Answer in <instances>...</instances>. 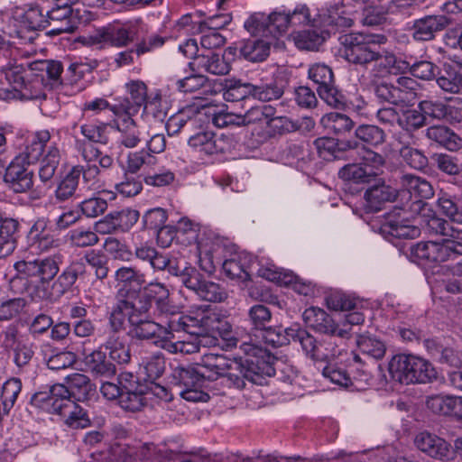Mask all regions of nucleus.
Returning <instances> with one entry per match:
<instances>
[{"instance_id": "nucleus-16", "label": "nucleus", "mask_w": 462, "mask_h": 462, "mask_svg": "<svg viewBox=\"0 0 462 462\" xmlns=\"http://www.w3.org/2000/svg\"><path fill=\"white\" fill-rule=\"evenodd\" d=\"M233 56L234 51L231 48L225 51L224 54H219L212 51L208 53L200 54L195 59L194 61L189 62L192 69H197L200 71L208 72L215 75H226L231 69V64L226 56Z\"/></svg>"}, {"instance_id": "nucleus-45", "label": "nucleus", "mask_w": 462, "mask_h": 462, "mask_svg": "<svg viewBox=\"0 0 462 462\" xmlns=\"http://www.w3.org/2000/svg\"><path fill=\"white\" fill-rule=\"evenodd\" d=\"M439 87L450 93L462 92V71L450 66L446 67L443 73L437 78Z\"/></svg>"}, {"instance_id": "nucleus-13", "label": "nucleus", "mask_w": 462, "mask_h": 462, "mask_svg": "<svg viewBox=\"0 0 462 462\" xmlns=\"http://www.w3.org/2000/svg\"><path fill=\"white\" fill-rule=\"evenodd\" d=\"M29 247L37 254L47 253L60 245L45 218L37 219L27 235Z\"/></svg>"}, {"instance_id": "nucleus-26", "label": "nucleus", "mask_w": 462, "mask_h": 462, "mask_svg": "<svg viewBox=\"0 0 462 462\" xmlns=\"http://www.w3.org/2000/svg\"><path fill=\"white\" fill-rule=\"evenodd\" d=\"M448 19L443 15H430L419 19L413 25V37L418 41H430L435 33L443 30Z\"/></svg>"}, {"instance_id": "nucleus-52", "label": "nucleus", "mask_w": 462, "mask_h": 462, "mask_svg": "<svg viewBox=\"0 0 462 462\" xmlns=\"http://www.w3.org/2000/svg\"><path fill=\"white\" fill-rule=\"evenodd\" d=\"M338 174L341 179L356 183L369 182L373 178L371 171H368L361 162L344 166Z\"/></svg>"}, {"instance_id": "nucleus-48", "label": "nucleus", "mask_w": 462, "mask_h": 462, "mask_svg": "<svg viewBox=\"0 0 462 462\" xmlns=\"http://www.w3.org/2000/svg\"><path fill=\"white\" fill-rule=\"evenodd\" d=\"M21 23V30L24 29L29 32L44 29L50 25L49 20L45 18L42 9L37 6L26 10Z\"/></svg>"}, {"instance_id": "nucleus-43", "label": "nucleus", "mask_w": 462, "mask_h": 462, "mask_svg": "<svg viewBox=\"0 0 462 462\" xmlns=\"http://www.w3.org/2000/svg\"><path fill=\"white\" fill-rule=\"evenodd\" d=\"M254 85L242 83L240 80L226 79L223 88V98L227 102H236L252 96Z\"/></svg>"}, {"instance_id": "nucleus-33", "label": "nucleus", "mask_w": 462, "mask_h": 462, "mask_svg": "<svg viewBox=\"0 0 462 462\" xmlns=\"http://www.w3.org/2000/svg\"><path fill=\"white\" fill-rule=\"evenodd\" d=\"M99 196L85 199L79 204L81 213L87 217H96L105 212L107 200L116 199V193L111 190L97 192Z\"/></svg>"}, {"instance_id": "nucleus-29", "label": "nucleus", "mask_w": 462, "mask_h": 462, "mask_svg": "<svg viewBox=\"0 0 462 462\" xmlns=\"http://www.w3.org/2000/svg\"><path fill=\"white\" fill-rule=\"evenodd\" d=\"M248 255L245 253H233L230 258L222 260V268L226 276L247 282L250 274L247 272Z\"/></svg>"}, {"instance_id": "nucleus-5", "label": "nucleus", "mask_w": 462, "mask_h": 462, "mask_svg": "<svg viewBox=\"0 0 462 462\" xmlns=\"http://www.w3.org/2000/svg\"><path fill=\"white\" fill-rule=\"evenodd\" d=\"M385 42L386 37L382 34H346L341 37L342 55L349 62L368 64L378 55V46Z\"/></svg>"}, {"instance_id": "nucleus-20", "label": "nucleus", "mask_w": 462, "mask_h": 462, "mask_svg": "<svg viewBox=\"0 0 462 462\" xmlns=\"http://www.w3.org/2000/svg\"><path fill=\"white\" fill-rule=\"evenodd\" d=\"M30 71L31 74L24 77L21 87H18L15 92H13V96L10 98L22 100L45 98V89L51 88L52 84L46 81L42 76H40L37 72Z\"/></svg>"}, {"instance_id": "nucleus-14", "label": "nucleus", "mask_w": 462, "mask_h": 462, "mask_svg": "<svg viewBox=\"0 0 462 462\" xmlns=\"http://www.w3.org/2000/svg\"><path fill=\"white\" fill-rule=\"evenodd\" d=\"M302 317L306 325L317 332L328 335H337L342 338L348 336V329L338 328V325L335 322L334 319L329 317V315L322 309L310 307L305 310Z\"/></svg>"}, {"instance_id": "nucleus-8", "label": "nucleus", "mask_w": 462, "mask_h": 462, "mask_svg": "<svg viewBox=\"0 0 462 462\" xmlns=\"http://www.w3.org/2000/svg\"><path fill=\"white\" fill-rule=\"evenodd\" d=\"M413 443L420 452L437 460L448 461L457 454L455 446L452 447L445 439L428 430L418 432Z\"/></svg>"}, {"instance_id": "nucleus-32", "label": "nucleus", "mask_w": 462, "mask_h": 462, "mask_svg": "<svg viewBox=\"0 0 462 462\" xmlns=\"http://www.w3.org/2000/svg\"><path fill=\"white\" fill-rule=\"evenodd\" d=\"M270 46L268 39L247 40L242 42L240 53L249 61H263L269 55Z\"/></svg>"}, {"instance_id": "nucleus-3", "label": "nucleus", "mask_w": 462, "mask_h": 462, "mask_svg": "<svg viewBox=\"0 0 462 462\" xmlns=\"http://www.w3.org/2000/svg\"><path fill=\"white\" fill-rule=\"evenodd\" d=\"M60 263V256L57 254L32 261H18L14 265L17 275L11 279L10 286L12 290L19 292L22 289L18 285L21 283L24 286L27 283L25 279L37 278L38 284L34 286L32 292H35L38 289H43L49 286L50 282L59 273ZM31 289L29 287L27 290L31 291Z\"/></svg>"}, {"instance_id": "nucleus-57", "label": "nucleus", "mask_w": 462, "mask_h": 462, "mask_svg": "<svg viewBox=\"0 0 462 462\" xmlns=\"http://www.w3.org/2000/svg\"><path fill=\"white\" fill-rule=\"evenodd\" d=\"M61 416L65 419L66 424L71 428H86L89 425L90 420L82 407L73 402V407H69Z\"/></svg>"}, {"instance_id": "nucleus-25", "label": "nucleus", "mask_w": 462, "mask_h": 462, "mask_svg": "<svg viewBox=\"0 0 462 462\" xmlns=\"http://www.w3.org/2000/svg\"><path fill=\"white\" fill-rule=\"evenodd\" d=\"M242 346L244 347V350L246 354V356L244 359H247L250 356H257L259 361L263 360V361L266 362L273 369V373L272 374H263L260 379V383H256L257 384L262 383L264 376L274 375L276 369L281 370V372L282 374V375L281 376V379L285 383H293L295 382V380L297 379L298 372L293 367L288 366L285 368L287 371H284L283 369H281L279 367L278 363H275L274 365L271 364V362L269 361L270 356L267 355L266 351H264L263 349L257 347L256 346H254L251 343H248L246 341H243Z\"/></svg>"}, {"instance_id": "nucleus-27", "label": "nucleus", "mask_w": 462, "mask_h": 462, "mask_svg": "<svg viewBox=\"0 0 462 462\" xmlns=\"http://www.w3.org/2000/svg\"><path fill=\"white\" fill-rule=\"evenodd\" d=\"M377 54L372 62L374 63V69L377 75H385L391 72H404L410 68L408 61L398 60L392 52L377 49Z\"/></svg>"}, {"instance_id": "nucleus-41", "label": "nucleus", "mask_w": 462, "mask_h": 462, "mask_svg": "<svg viewBox=\"0 0 462 462\" xmlns=\"http://www.w3.org/2000/svg\"><path fill=\"white\" fill-rule=\"evenodd\" d=\"M323 344V354L326 355L325 359H319L318 361H323L332 363V361L338 359L340 364L342 362H345L347 364V365L351 368L354 366L360 365V358L356 355L353 353H348L345 349L339 348L337 346L332 344L331 342L328 343H322Z\"/></svg>"}, {"instance_id": "nucleus-63", "label": "nucleus", "mask_w": 462, "mask_h": 462, "mask_svg": "<svg viewBox=\"0 0 462 462\" xmlns=\"http://www.w3.org/2000/svg\"><path fill=\"white\" fill-rule=\"evenodd\" d=\"M118 232H126L138 221L139 212L131 208H124L110 212Z\"/></svg>"}, {"instance_id": "nucleus-1", "label": "nucleus", "mask_w": 462, "mask_h": 462, "mask_svg": "<svg viewBox=\"0 0 462 462\" xmlns=\"http://www.w3.org/2000/svg\"><path fill=\"white\" fill-rule=\"evenodd\" d=\"M273 373V367L263 360L259 361L255 356H250L247 359L232 360L223 355L207 353L194 365L174 367L171 378L178 391L190 386L196 381L217 380L219 377L226 378L230 386L243 389L246 380L260 383L263 374Z\"/></svg>"}, {"instance_id": "nucleus-55", "label": "nucleus", "mask_w": 462, "mask_h": 462, "mask_svg": "<svg viewBox=\"0 0 462 462\" xmlns=\"http://www.w3.org/2000/svg\"><path fill=\"white\" fill-rule=\"evenodd\" d=\"M26 307L23 298H14L0 303V321H9L20 316Z\"/></svg>"}, {"instance_id": "nucleus-4", "label": "nucleus", "mask_w": 462, "mask_h": 462, "mask_svg": "<svg viewBox=\"0 0 462 462\" xmlns=\"http://www.w3.org/2000/svg\"><path fill=\"white\" fill-rule=\"evenodd\" d=\"M388 370L393 379L404 383H425L437 377V371L428 360L413 355L393 356Z\"/></svg>"}, {"instance_id": "nucleus-58", "label": "nucleus", "mask_w": 462, "mask_h": 462, "mask_svg": "<svg viewBox=\"0 0 462 462\" xmlns=\"http://www.w3.org/2000/svg\"><path fill=\"white\" fill-rule=\"evenodd\" d=\"M210 381L208 379L196 381L190 386L180 389L179 394L189 402H207L209 398L208 393L206 392L208 389L207 383Z\"/></svg>"}, {"instance_id": "nucleus-23", "label": "nucleus", "mask_w": 462, "mask_h": 462, "mask_svg": "<svg viewBox=\"0 0 462 462\" xmlns=\"http://www.w3.org/2000/svg\"><path fill=\"white\" fill-rule=\"evenodd\" d=\"M51 135L48 130H40L28 134L24 150L18 154L27 162L35 163L42 155L44 148L51 143Z\"/></svg>"}, {"instance_id": "nucleus-62", "label": "nucleus", "mask_w": 462, "mask_h": 462, "mask_svg": "<svg viewBox=\"0 0 462 462\" xmlns=\"http://www.w3.org/2000/svg\"><path fill=\"white\" fill-rule=\"evenodd\" d=\"M360 350L374 358L380 359L385 354V346L379 339L372 336H360L357 339Z\"/></svg>"}, {"instance_id": "nucleus-15", "label": "nucleus", "mask_w": 462, "mask_h": 462, "mask_svg": "<svg viewBox=\"0 0 462 462\" xmlns=\"http://www.w3.org/2000/svg\"><path fill=\"white\" fill-rule=\"evenodd\" d=\"M323 375L328 378L331 383L342 387H348L353 380L367 381L369 374L362 370V364L358 368L349 367L346 363L336 362L328 364L323 369Z\"/></svg>"}, {"instance_id": "nucleus-38", "label": "nucleus", "mask_w": 462, "mask_h": 462, "mask_svg": "<svg viewBox=\"0 0 462 462\" xmlns=\"http://www.w3.org/2000/svg\"><path fill=\"white\" fill-rule=\"evenodd\" d=\"M82 173V167L75 166L59 182L55 190V197L60 201H65L71 198L79 182Z\"/></svg>"}, {"instance_id": "nucleus-56", "label": "nucleus", "mask_w": 462, "mask_h": 462, "mask_svg": "<svg viewBox=\"0 0 462 462\" xmlns=\"http://www.w3.org/2000/svg\"><path fill=\"white\" fill-rule=\"evenodd\" d=\"M176 84L178 89L184 93H193L200 89H204L203 93H206L210 88L208 79L201 74L188 76L179 79Z\"/></svg>"}, {"instance_id": "nucleus-60", "label": "nucleus", "mask_w": 462, "mask_h": 462, "mask_svg": "<svg viewBox=\"0 0 462 462\" xmlns=\"http://www.w3.org/2000/svg\"><path fill=\"white\" fill-rule=\"evenodd\" d=\"M165 361L162 355L156 354L143 360V370L145 374L144 379L154 381L158 379L164 372Z\"/></svg>"}, {"instance_id": "nucleus-47", "label": "nucleus", "mask_w": 462, "mask_h": 462, "mask_svg": "<svg viewBox=\"0 0 462 462\" xmlns=\"http://www.w3.org/2000/svg\"><path fill=\"white\" fill-rule=\"evenodd\" d=\"M68 388L71 395H77L79 400L86 399L94 391L89 378L79 373L69 374L66 377Z\"/></svg>"}, {"instance_id": "nucleus-61", "label": "nucleus", "mask_w": 462, "mask_h": 462, "mask_svg": "<svg viewBox=\"0 0 462 462\" xmlns=\"http://www.w3.org/2000/svg\"><path fill=\"white\" fill-rule=\"evenodd\" d=\"M291 328H268L262 330V337L264 341L273 346H281L287 345L291 342L292 336H291Z\"/></svg>"}, {"instance_id": "nucleus-36", "label": "nucleus", "mask_w": 462, "mask_h": 462, "mask_svg": "<svg viewBox=\"0 0 462 462\" xmlns=\"http://www.w3.org/2000/svg\"><path fill=\"white\" fill-rule=\"evenodd\" d=\"M116 332L113 330L105 343V347L108 350L109 356L113 361L120 365L127 364L131 358L129 346L124 337L119 336Z\"/></svg>"}, {"instance_id": "nucleus-44", "label": "nucleus", "mask_w": 462, "mask_h": 462, "mask_svg": "<svg viewBox=\"0 0 462 462\" xmlns=\"http://www.w3.org/2000/svg\"><path fill=\"white\" fill-rule=\"evenodd\" d=\"M30 70L37 72L40 76L51 83V80L57 82L61 72L62 65L56 60H35L28 64Z\"/></svg>"}, {"instance_id": "nucleus-39", "label": "nucleus", "mask_w": 462, "mask_h": 462, "mask_svg": "<svg viewBox=\"0 0 462 462\" xmlns=\"http://www.w3.org/2000/svg\"><path fill=\"white\" fill-rule=\"evenodd\" d=\"M60 153L59 148L54 143H51V145L48 147L46 155L41 162V166L39 169V177L42 182L48 183L51 181L60 163Z\"/></svg>"}, {"instance_id": "nucleus-54", "label": "nucleus", "mask_w": 462, "mask_h": 462, "mask_svg": "<svg viewBox=\"0 0 462 462\" xmlns=\"http://www.w3.org/2000/svg\"><path fill=\"white\" fill-rule=\"evenodd\" d=\"M270 18L263 13H255L252 14L244 24L245 29L252 35H260L265 39H269L268 23Z\"/></svg>"}, {"instance_id": "nucleus-30", "label": "nucleus", "mask_w": 462, "mask_h": 462, "mask_svg": "<svg viewBox=\"0 0 462 462\" xmlns=\"http://www.w3.org/2000/svg\"><path fill=\"white\" fill-rule=\"evenodd\" d=\"M71 393L67 386L61 383L54 384L50 389V394L46 399V405L52 413L61 414L69 407H73Z\"/></svg>"}, {"instance_id": "nucleus-49", "label": "nucleus", "mask_w": 462, "mask_h": 462, "mask_svg": "<svg viewBox=\"0 0 462 462\" xmlns=\"http://www.w3.org/2000/svg\"><path fill=\"white\" fill-rule=\"evenodd\" d=\"M72 14L68 13L65 9H59L52 6L46 12V19L49 20L50 24L51 22H61L63 23L60 26L53 28L50 31L51 34H60L62 32H71L74 30V26L70 23V16Z\"/></svg>"}, {"instance_id": "nucleus-6", "label": "nucleus", "mask_w": 462, "mask_h": 462, "mask_svg": "<svg viewBox=\"0 0 462 462\" xmlns=\"http://www.w3.org/2000/svg\"><path fill=\"white\" fill-rule=\"evenodd\" d=\"M411 256L425 263L456 261L458 259L454 238H445L442 243L420 242L411 247Z\"/></svg>"}, {"instance_id": "nucleus-64", "label": "nucleus", "mask_w": 462, "mask_h": 462, "mask_svg": "<svg viewBox=\"0 0 462 462\" xmlns=\"http://www.w3.org/2000/svg\"><path fill=\"white\" fill-rule=\"evenodd\" d=\"M317 91L320 98L328 106L335 108H341L345 106L346 97L333 83H329L324 87H318Z\"/></svg>"}, {"instance_id": "nucleus-28", "label": "nucleus", "mask_w": 462, "mask_h": 462, "mask_svg": "<svg viewBox=\"0 0 462 462\" xmlns=\"http://www.w3.org/2000/svg\"><path fill=\"white\" fill-rule=\"evenodd\" d=\"M115 278L120 285L119 293L125 296L128 291H138L143 290L142 286L145 283V275L140 271L132 267H121L116 273Z\"/></svg>"}, {"instance_id": "nucleus-35", "label": "nucleus", "mask_w": 462, "mask_h": 462, "mask_svg": "<svg viewBox=\"0 0 462 462\" xmlns=\"http://www.w3.org/2000/svg\"><path fill=\"white\" fill-rule=\"evenodd\" d=\"M427 136L450 151H457L462 147V139L443 125L428 128Z\"/></svg>"}, {"instance_id": "nucleus-17", "label": "nucleus", "mask_w": 462, "mask_h": 462, "mask_svg": "<svg viewBox=\"0 0 462 462\" xmlns=\"http://www.w3.org/2000/svg\"><path fill=\"white\" fill-rule=\"evenodd\" d=\"M168 314L166 324L171 329V339L175 338V333L185 332L189 336L200 337L206 331L203 319L173 312L170 306Z\"/></svg>"}, {"instance_id": "nucleus-37", "label": "nucleus", "mask_w": 462, "mask_h": 462, "mask_svg": "<svg viewBox=\"0 0 462 462\" xmlns=\"http://www.w3.org/2000/svg\"><path fill=\"white\" fill-rule=\"evenodd\" d=\"M88 369L100 376L110 377L116 374L115 365L106 360V354L100 350H94L85 357Z\"/></svg>"}, {"instance_id": "nucleus-7", "label": "nucleus", "mask_w": 462, "mask_h": 462, "mask_svg": "<svg viewBox=\"0 0 462 462\" xmlns=\"http://www.w3.org/2000/svg\"><path fill=\"white\" fill-rule=\"evenodd\" d=\"M168 313H162L157 319H152L151 316L143 319L137 324L130 326L129 334L138 339L152 340V342L163 348L165 342L171 339V332L166 324Z\"/></svg>"}, {"instance_id": "nucleus-46", "label": "nucleus", "mask_w": 462, "mask_h": 462, "mask_svg": "<svg viewBox=\"0 0 462 462\" xmlns=\"http://www.w3.org/2000/svg\"><path fill=\"white\" fill-rule=\"evenodd\" d=\"M257 273L260 277L273 282L279 285L288 286L295 279V275L291 272L285 271L273 263L261 265Z\"/></svg>"}, {"instance_id": "nucleus-11", "label": "nucleus", "mask_w": 462, "mask_h": 462, "mask_svg": "<svg viewBox=\"0 0 462 462\" xmlns=\"http://www.w3.org/2000/svg\"><path fill=\"white\" fill-rule=\"evenodd\" d=\"M127 97L112 106L114 115H136L146 104L147 88L140 80H133L126 84Z\"/></svg>"}, {"instance_id": "nucleus-53", "label": "nucleus", "mask_w": 462, "mask_h": 462, "mask_svg": "<svg viewBox=\"0 0 462 462\" xmlns=\"http://www.w3.org/2000/svg\"><path fill=\"white\" fill-rule=\"evenodd\" d=\"M156 162L157 159L144 150L130 152L127 157L126 170L127 172L134 174L138 172L142 167L152 166Z\"/></svg>"}, {"instance_id": "nucleus-51", "label": "nucleus", "mask_w": 462, "mask_h": 462, "mask_svg": "<svg viewBox=\"0 0 462 462\" xmlns=\"http://www.w3.org/2000/svg\"><path fill=\"white\" fill-rule=\"evenodd\" d=\"M424 124L425 116L419 106L406 109L400 115L399 127L407 132L417 130L422 127Z\"/></svg>"}, {"instance_id": "nucleus-22", "label": "nucleus", "mask_w": 462, "mask_h": 462, "mask_svg": "<svg viewBox=\"0 0 462 462\" xmlns=\"http://www.w3.org/2000/svg\"><path fill=\"white\" fill-rule=\"evenodd\" d=\"M396 196V189L384 183L374 185L364 194L365 209L367 212L379 211L383 203L393 200Z\"/></svg>"}, {"instance_id": "nucleus-12", "label": "nucleus", "mask_w": 462, "mask_h": 462, "mask_svg": "<svg viewBox=\"0 0 462 462\" xmlns=\"http://www.w3.org/2000/svg\"><path fill=\"white\" fill-rule=\"evenodd\" d=\"M31 164L23 157L17 155L7 167L5 181L14 192L23 193L32 187L33 173L29 169Z\"/></svg>"}, {"instance_id": "nucleus-21", "label": "nucleus", "mask_w": 462, "mask_h": 462, "mask_svg": "<svg viewBox=\"0 0 462 462\" xmlns=\"http://www.w3.org/2000/svg\"><path fill=\"white\" fill-rule=\"evenodd\" d=\"M116 116L115 125L119 133V136L117 137L119 145L129 149L136 147L140 143L143 136L138 125L132 118L133 116Z\"/></svg>"}, {"instance_id": "nucleus-9", "label": "nucleus", "mask_w": 462, "mask_h": 462, "mask_svg": "<svg viewBox=\"0 0 462 462\" xmlns=\"http://www.w3.org/2000/svg\"><path fill=\"white\" fill-rule=\"evenodd\" d=\"M197 249L200 267L206 272H212L216 264L223 260L225 246L219 237L212 232L203 230L202 236L198 240Z\"/></svg>"}, {"instance_id": "nucleus-18", "label": "nucleus", "mask_w": 462, "mask_h": 462, "mask_svg": "<svg viewBox=\"0 0 462 462\" xmlns=\"http://www.w3.org/2000/svg\"><path fill=\"white\" fill-rule=\"evenodd\" d=\"M207 115V106H202L201 107L195 104L187 106L167 120L165 127L168 134H177L184 125H195L197 123L202 122Z\"/></svg>"}, {"instance_id": "nucleus-31", "label": "nucleus", "mask_w": 462, "mask_h": 462, "mask_svg": "<svg viewBox=\"0 0 462 462\" xmlns=\"http://www.w3.org/2000/svg\"><path fill=\"white\" fill-rule=\"evenodd\" d=\"M291 336H292L291 340L298 341L303 351L311 359L318 361L326 358V355L323 354V344L318 343L314 337L306 330L291 327Z\"/></svg>"}, {"instance_id": "nucleus-24", "label": "nucleus", "mask_w": 462, "mask_h": 462, "mask_svg": "<svg viewBox=\"0 0 462 462\" xmlns=\"http://www.w3.org/2000/svg\"><path fill=\"white\" fill-rule=\"evenodd\" d=\"M106 27L107 46L116 48L125 47L133 42L137 32V25L133 22Z\"/></svg>"}, {"instance_id": "nucleus-42", "label": "nucleus", "mask_w": 462, "mask_h": 462, "mask_svg": "<svg viewBox=\"0 0 462 462\" xmlns=\"http://www.w3.org/2000/svg\"><path fill=\"white\" fill-rule=\"evenodd\" d=\"M402 183L411 196L420 199H430L433 196L431 185L420 177L405 174L402 178Z\"/></svg>"}, {"instance_id": "nucleus-19", "label": "nucleus", "mask_w": 462, "mask_h": 462, "mask_svg": "<svg viewBox=\"0 0 462 462\" xmlns=\"http://www.w3.org/2000/svg\"><path fill=\"white\" fill-rule=\"evenodd\" d=\"M25 68L23 64L16 60H10L5 66L0 68V85L6 88L0 89L1 98H10L13 92L21 87L24 79Z\"/></svg>"}, {"instance_id": "nucleus-40", "label": "nucleus", "mask_w": 462, "mask_h": 462, "mask_svg": "<svg viewBox=\"0 0 462 462\" xmlns=\"http://www.w3.org/2000/svg\"><path fill=\"white\" fill-rule=\"evenodd\" d=\"M320 124L328 132L336 134H344L354 126L353 121L347 116L337 112L324 115L320 119Z\"/></svg>"}, {"instance_id": "nucleus-2", "label": "nucleus", "mask_w": 462, "mask_h": 462, "mask_svg": "<svg viewBox=\"0 0 462 462\" xmlns=\"http://www.w3.org/2000/svg\"><path fill=\"white\" fill-rule=\"evenodd\" d=\"M169 291L162 283L151 282L138 291L125 293V299L119 300L113 307L109 317V324L115 331L125 328V322L129 326L137 324L151 316L153 300L160 312H169Z\"/></svg>"}, {"instance_id": "nucleus-59", "label": "nucleus", "mask_w": 462, "mask_h": 462, "mask_svg": "<svg viewBox=\"0 0 462 462\" xmlns=\"http://www.w3.org/2000/svg\"><path fill=\"white\" fill-rule=\"evenodd\" d=\"M388 226V232L397 238L413 239L418 237L420 234V228L408 220L390 221Z\"/></svg>"}, {"instance_id": "nucleus-50", "label": "nucleus", "mask_w": 462, "mask_h": 462, "mask_svg": "<svg viewBox=\"0 0 462 462\" xmlns=\"http://www.w3.org/2000/svg\"><path fill=\"white\" fill-rule=\"evenodd\" d=\"M22 391V382L18 378L8 379L2 387V403L4 411L8 412L14 405Z\"/></svg>"}, {"instance_id": "nucleus-10", "label": "nucleus", "mask_w": 462, "mask_h": 462, "mask_svg": "<svg viewBox=\"0 0 462 462\" xmlns=\"http://www.w3.org/2000/svg\"><path fill=\"white\" fill-rule=\"evenodd\" d=\"M188 143L196 151L208 155L226 152L234 147V142L230 136L226 134L217 136L208 130H202L191 135Z\"/></svg>"}, {"instance_id": "nucleus-34", "label": "nucleus", "mask_w": 462, "mask_h": 462, "mask_svg": "<svg viewBox=\"0 0 462 462\" xmlns=\"http://www.w3.org/2000/svg\"><path fill=\"white\" fill-rule=\"evenodd\" d=\"M458 402L459 397L436 394L427 398L426 405L436 414L457 416Z\"/></svg>"}]
</instances>
